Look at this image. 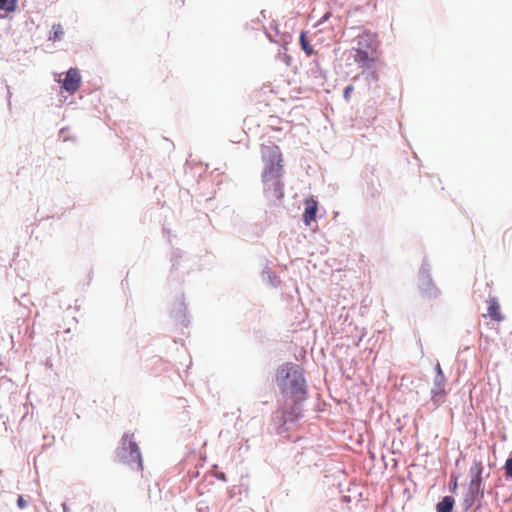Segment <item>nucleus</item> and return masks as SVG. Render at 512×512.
<instances>
[{"label":"nucleus","instance_id":"39448f33","mask_svg":"<svg viewBox=\"0 0 512 512\" xmlns=\"http://www.w3.org/2000/svg\"><path fill=\"white\" fill-rule=\"evenodd\" d=\"M418 289L421 296L427 299H435L441 294V290L432 278L431 266L426 257L422 260L418 272Z\"/></svg>","mask_w":512,"mask_h":512},{"label":"nucleus","instance_id":"6e6552de","mask_svg":"<svg viewBox=\"0 0 512 512\" xmlns=\"http://www.w3.org/2000/svg\"><path fill=\"white\" fill-rule=\"evenodd\" d=\"M483 498H484V488L483 487L469 485L466 493L464 494L463 501L461 502V507L465 512H467L476 503L480 505Z\"/></svg>","mask_w":512,"mask_h":512},{"label":"nucleus","instance_id":"412c9836","mask_svg":"<svg viewBox=\"0 0 512 512\" xmlns=\"http://www.w3.org/2000/svg\"><path fill=\"white\" fill-rule=\"evenodd\" d=\"M504 474L507 480H512V453L508 456L504 464Z\"/></svg>","mask_w":512,"mask_h":512},{"label":"nucleus","instance_id":"393cba45","mask_svg":"<svg viewBox=\"0 0 512 512\" xmlns=\"http://www.w3.org/2000/svg\"><path fill=\"white\" fill-rule=\"evenodd\" d=\"M331 16H332V13L329 11L324 13L323 16L318 20L316 26H320V25L324 24L326 21H328L330 19Z\"/></svg>","mask_w":512,"mask_h":512},{"label":"nucleus","instance_id":"f03ea898","mask_svg":"<svg viewBox=\"0 0 512 512\" xmlns=\"http://www.w3.org/2000/svg\"><path fill=\"white\" fill-rule=\"evenodd\" d=\"M275 382L284 400L308 398V385L303 367L288 361L279 365L275 372Z\"/></svg>","mask_w":512,"mask_h":512},{"label":"nucleus","instance_id":"20e7f679","mask_svg":"<svg viewBox=\"0 0 512 512\" xmlns=\"http://www.w3.org/2000/svg\"><path fill=\"white\" fill-rule=\"evenodd\" d=\"M115 456L118 462L126 464L132 469H143L142 455L133 434L124 433L122 435Z\"/></svg>","mask_w":512,"mask_h":512},{"label":"nucleus","instance_id":"2eb2a0df","mask_svg":"<svg viewBox=\"0 0 512 512\" xmlns=\"http://www.w3.org/2000/svg\"><path fill=\"white\" fill-rule=\"evenodd\" d=\"M262 278L263 281L267 282L270 286L274 288H277L281 283L279 276H277L270 269H265L262 271Z\"/></svg>","mask_w":512,"mask_h":512},{"label":"nucleus","instance_id":"423d86ee","mask_svg":"<svg viewBox=\"0 0 512 512\" xmlns=\"http://www.w3.org/2000/svg\"><path fill=\"white\" fill-rule=\"evenodd\" d=\"M170 317L177 325H180L183 328H187L189 326L190 318L183 293H181L179 298L172 303L170 308Z\"/></svg>","mask_w":512,"mask_h":512},{"label":"nucleus","instance_id":"f8f14e48","mask_svg":"<svg viewBox=\"0 0 512 512\" xmlns=\"http://www.w3.org/2000/svg\"><path fill=\"white\" fill-rule=\"evenodd\" d=\"M487 311L488 315L493 321L500 322L501 320H503L500 304L496 297H490Z\"/></svg>","mask_w":512,"mask_h":512},{"label":"nucleus","instance_id":"dca6fc26","mask_svg":"<svg viewBox=\"0 0 512 512\" xmlns=\"http://www.w3.org/2000/svg\"><path fill=\"white\" fill-rule=\"evenodd\" d=\"M299 43L301 46V49L307 56H311L315 53V50L313 46L310 44V41L307 38V33L302 31L299 36Z\"/></svg>","mask_w":512,"mask_h":512},{"label":"nucleus","instance_id":"4be33fe9","mask_svg":"<svg viewBox=\"0 0 512 512\" xmlns=\"http://www.w3.org/2000/svg\"><path fill=\"white\" fill-rule=\"evenodd\" d=\"M457 489H458V477L452 475L451 480L449 482V491L451 493H456Z\"/></svg>","mask_w":512,"mask_h":512},{"label":"nucleus","instance_id":"9b49d317","mask_svg":"<svg viewBox=\"0 0 512 512\" xmlns=\"http://www.w3.org/2000/svg\"><path fill=\"white\" fill-rule=\"evenodd\" d=\"M354 61L359 64L361 67H371L374 66L375 60L373 57L369 55L368 51L365 50H354Z\"/></svg>","mask_w":512,"mask_h":512},{"label":"nucleus","instance_id":"0eeeda50","mask_svg":"<svg viewBox=\"0 0 512 512\" xmlns=\"http://www.w3.org/2000/svg\"><path fill=\"white\" fill-rule=\"evenodd\" d=\"M82 78L80 71L76 67L69 68L63 79L58 81L60 88L69 94L77 92L81 86Z\"/></svg>","mask_w":512,"mask_h":512},{"label":"nucleus","instance_id":"f3484780","mask_svg":"<svg viewBox=\"0 0 512 512\" xmlns=\"http://www.w3.org/2000/svg\"><path fill=\"white\" fill-rule=\"evenodd\" d=\"M64 35L63 27L61 24H53L49 33V40L53 42L60 41Z\"/></svg>","mask_w":512,"mask_h":512},{"label":"nucleus","instance_id":"6ab92c4d","mask_svg":"<svg viewBox=\"0 0 512 512\" xmlns=\"http://www.w3.org/2000/svg\"><path fill=\"white\" fill-rule=\"evenodd\" d=\"M434 370H435L434 386H436V387L444 386L446 378H445V375L443 373V370H442L439 362H437V364L435 365Z\"/></svg>","mask_w":512,"mask_h":512},{"label":"nucleus","instance_id":"b1692460","mask_svg":"<svg viewBox=\"0 0 512 512\" xmlns=\"http://www.w3.org/2000/svg\"><path fill=\"white\" fill-rule=\"evenodd\" d=\"M353 91L354 87L352 85H347L343 90V98L348 101L351 98Z\"/></svg>","mask_w":512,"mask_h":512},{"label":"nucleus","instance_id":"7ed1b4c3","mask_svg":"<svg viewBox=\"0 0 512 512\" xmlns=\"http://www.w3.org/2000/svg\"><path fill=\"white\" fill-rule=\"evenodd\" d=\"M307 399L293 398L285 400L284 405L279 409L275 417L276 430L278 434L286 433L290 425L296 424L304 416V404Z\"/></svg>","mask_w":512,"mask_h":512},{"label":"nucleus","instance_id":"a878e982","mask_svg":"<svg viewBox=\"0 0 512 512\" xmlns=\"http://www.w3.org/2000/svg\"><path fill=\"white\" fill-rule=\"evenodd\" d=\"M16 503L20 509H24L28 506V502L21 495L18 496Z\"/></svg>","mask_w":512,"mask_h":512},{"label":"nucleus","instance_id":"c756f323","mask_svg":"<svg viewBox=\"0 0 512 512\" xmlns=\"http://www.w3.org/2000/svg\"><path fill=\"white\" fill-rule=\"evenodd\" d=\"M275 32L278 34L279 33V30H278V25L275 26L274 28Z\"/></svg>","mask_w":512,"mask_h":512},{"label":"nucleus","instance_id":"c85d7f7f","mask_svg":"<svg viewBox=\"0 0 512 512\" xmlns=\"http://www.w3.org/2000/svg\"><path fill=\"white\" fill-rule=\"evenodd\" d=\"M61 507H62L63 512H69V508H68V505L66 504V502H63L61 504Z\"/></svg>","mask_w":512,"mask_h":512},{"label":"nucleus","instance_id":"a211bd4d","mask_svg":"<svg viewBox=\"0 0 512 512\" xmlns=\"http://www.w3.org/2000/svg\"><path fill=\"white\" fill-rule=\"evenodd\" d=\"M362 75L365 76V79L369 85H371L372 83H376L379 79L375 65L371 66V67L364 68Z\"/></svg>","mask_w":512,"mask_h":512},{"label":"nucleus","instance_id":"4468645a","mask_svg":"<svg viewBox=\"0 0 512 512\" xmlns=\"http://www.w3.org/2000/svg\"><path fill=\"white\" fill-rule=\"evenodd\" d=\"M184 260H187L185 259V252L180 249H174L171 257L172 271L180 269Z\"/></svg>","mask_w":512,"mask_h":512},{"label":"nucleus","instance_id":"bb28decb","mask_svg":"<svg viewBox=\"0 0 512 512\" xmlns=\"http://www.w3.org/2000/svg\"><path fill=\"white\" fill-rule=\"evenodd\" d=\"M66 131H67V128H62L59 131V135H60V137L63 138L64 141H68L69 140V138L65 135Z\"/></svg>","mask_w":512,"mask_h":512},{"label":"nucleus","instance_id":"ddd939ff","mask_svg":"<svg viewBox=\"0 0 512 512\" xmlns=\"http://www.w3.org/2000/svg\"><path fill=\"white\" fill-rule=\"evenodd\" d=\"M357 47L354 50H373L372 38L370 35H360L356 38Z\"/></svg>","mask_w":512,"mask_h":512},{"label":"nucleus","instance_id":"f257e3e1","mask_svg":"<svg viewBox=\"0 0 512 512\" xmlns=\"http://www.w3.org/2000/svg\"><path fill=\"white\" fill-rule=\"evenodd\" d=\"M261 157L264 164L261 174L263 193L267 201L275 205L284 197V183L281 180L284 172L282 152L276 144L263 145Z\"/></svg>","mask_w":512,"mask_h":512},{"label":"nucleus","instance_id":"cd10ccee","mask_svg":"<svg viewBox=\"0 0 512 512\" xmlns=\"http://www.w3.org/2000/svg\"><path fill=\"white\" fill-rule=\"evenodd\" d=\"M216 478L218 480H222V481H226V474L224 472H219L217 475H216Z\"/></svg>","mask_w":512,"mask_h":512},{"label":"nucleus","instance_id":"7c9ffc66","mask_svg":"<svg viewBox=\"0 0 512 512\" xmlns=\"http://www.w3.org/2000/svg\"><path fill=\"white\" fill-rule=\"evenodd\" d=\"M8 96H9V98L11 97V92H10L9 88H8Z\"/></svg>","mask_w":512,"mask_h":512},{"label":"nucleus","instance_id":"aec40b11","mask_svg":"<svg viewBox=\"0 0 512 512\" xmlns=\"http://www.w3.org/2000/svg\"><path fill=\"white\" fill-rule=\"evenodd\" d=\"M18 0H0V10L5 13L14 12L17 9Z\"/></svg>","mask_w":512,"mask_h":512},{"label":"nucleus","instance_id":"5701e85b","mask_svg":"<svg viewBox=\"0 0 512 512\" xmlns=\"http://www.w3.org/2000/svg\"><path fill=\"white\" fill-rule=\"evenodd\" d=\"M431 395H432V399H434L436 396L438 395H445V389H444V386L442 387H436L434 386L432 389H431Z\"/></svg>","mask_w":512,"mask_h":512},{"label":"nucleus","instance_id":"9d476101","mask_svg":"<svg viewBox=\"0 0 512 512\" xmlns=\"http://www.w3.org/2000/svg\"><path fill=\"white\" fill-rule=\"evenodd\" d=\"M318 205L316 201L308 202L302 213V220L305 225L309 226L316 220Z\"/></svg>","mask_w":512,"mask_h":512},{"label":"nucleus","instance_id":"1a4fd4ad","mask_svg":"<svg viewBox=\"0 0 512 512\" xmlns=\"http://www.w3.org/2000/svg\"><path fill=\"white\" fill-rule=\"evenodd\" d=\"M483 465L481 461L474 460L471 465L468 474L471 478L469 485L483 487Z\"/></svg>","mask_w":512,"mask_h":512}]
</instances>
